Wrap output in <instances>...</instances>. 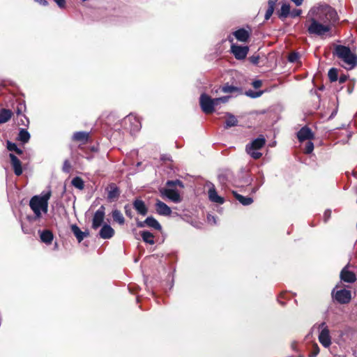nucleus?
<instances>
[{
    "label": "nucleus",
    "instance_id": "f257e3e1",
    "mask_svg": "<svg viewBox=\"0 0 357 357\" xmlns=\"http://www.w3.org/2000/svg\"><path fill=\"white\" fill-rule=\"evenodd\" d=\"M106 124L110 127L109 132H118L123 134H135L138 132L142 128V123L138 116L133 114H130L123 118L121 122L115 123L113 126L110 123L116 119V115L110 113L106 117Z\"/></svg>",
    "mask_w": 357,
    "mask_h": 357
},
{
    "label": "nucleus",
    "instance_id": "f03ea898",
    "mask_svg": "<svg viewBox=\"0 0 357 357\" xmlns=\"http://www.w3.org/2000/svg\"><path fill=\"white\" fill-rule=\"evenodd\" d=\"M313 13L314 15L310 16V18L320 23L331 24V26L338 20L337 12L331 6L318 8L317 10Z\"/></svg>",
    "mask_w": 357,
    "mask_h": 357
},
{
    "label": "nucleus",
    "instance_id": "7ed1b4c3",
    "mask_svg": "<svg viewBox=\"0 0 357 357\" xmlns=\"http://www.w3.org/2000/svg\"><path fill=\"white\" fill-rule=\"evenodd\" d=\"M166 186L167 188L160 189L161 195L167 197L174 203L181 202L182 201V198L179 192L176 190V188L179 187L181 188H183V183L179 179L168 180L166 182Z\"/></svg>",
    "mask_w": 357,
    "mask_h": 357
},
{
    "label": "nucleus",
    "instance_id": "20e7f679",
    "mask_svg": "<svg viewBox=\"0 0 357 357\" xmlns=\"http://www.w3.org/2000/svg\"><path fill=\"white\" fill-rule=\"evenodd\" d=\"M333 54L343 61L349 69L357 66V56L352 53L351 49L344 45H337L333 52Z\"/></svg>",
    "mask_w": 357,
    "mask_h": 357
},
{
    "label": "nucleus",
    "instance_id": "39448f33",
    "mask_svg": "<svg viewBox=\"0 0 357 357\" xmlns=\"http://www.w3.org/2000/svg\"><path fill=\"white\" fill-rule=\"evenodd\" d=\"M307 23H309L307 30L310 35L322 36L331 30V24L318 22L317 20L309 17L306 20V24Z\"/></svg>",
    "mask_w": 357,
    "mask_h": 357
},
{
    "label": "nucleus",
    "instance_id": "423d86ee",
    "mask_svg": "<svg viewBox=\"0 0 357 357\" xmlns=\"http://www.w3.org/2000/svg\"><path fill=\"white\" fill-rule=\"evenodd\" d=\"M266 139L264 137H258L248 144L245 146L246 153L255 160H258L262 156V153L259 151L261 150L266 144Z\"/></svg>",
    "mask_w": 357,
    "mask_h": 357
},
{
    "label": "nucleus",
    "instance_id": "0eeeda50",
    "mask_svg": "<svg viewBox=\"0 0 357 357\" xmlns=\"http://www.w3.org/2000/svg\"><path fill=\"white\" fill-rule=\"evenodd\" d=\"M319 328H321V331L318 337L319 341L323 347L328 348L332 343L330 331L325 322H322L319 325Z\"/></svg>",
    "mask_w": 357,
    "mask_h": 357
},
{
    "label": "nucleus",
    "instance_id": "6e6552de",
    "mask_svg": "<svg viewBox=\"0 0 357 357\" xmlns=\"http://www.w3.org/2000/svg\"><path fill=\"white\" fill-rule=\"evenodd\" d=\"M45 199V195L43 196L35 195L30 199L29 206L33 211L36 218H40L42 216L40 212V206L43 204Z\"/></svg>",
    "mask_w": 357,
    "mask_h": 357
},
{
    "label": "nucleus",
    "instance_id": "1a4fd4ad",
    "mask_svg": "<svg viewBox=\"0 0 357 357\" xmlns=\"http://www.w3.org/2000/svg\"><path fill=\"white\" fill-rule=\"evenodd\" d=\"M334 299L340 304H347L351 300V292L349 290L343 289L337 290L335 292V289L332 291Z\"/></svg>",
    "mask_w": 357,
    "mask_h": 357
},
{
    "label": "nucleus",
    "instance_id": "9d476101",
    "mask_svg": "<svg viewBox=\"0 0 357 357\" xmlns=\"http://www.w3.org/2000/svg\"><path fill=\"white\" fill-rule=\"evenodd\" d=\"M199 104L203 112L206 114H212L214 112L213 98L206 93H202L199 98Z\"/></svg>",
    "mask_w": 357,
    "mask_h": 357
},
{
    "label": "nucleus",
    "instance_id": "9b49d317",
    "mask_svg": "<svg viewBox=\"0 0 357 357\" xmlns=\"http://www.w3.org/2000/svg\"><path fill=\"white\" fill-rule=\"evenodd\" d=\"M105 207L102 205L94 213L91 227L93 229L99 228L105 219Z\"/></svg>",
    "mask_w": 357,
    "mask_h": 357
},
{
    "label": "nucleus",
    "instance_id": "f8f14e48",
    "mask_svg": "<svg viewBox=\"0 0 357 357\" xmlns=\"http://www.w3.org/2000/svg\"><path fill=\"white\" fill-rule=\"evenodd\" d=\"M248 52L249 47L248 46H240L235 44H232L231 46V52L238 60L244 59L247 56Z\"/></svg>",
    "mask_w": 357,
    "mask_h": 357
},
{
    "label": "nucleus",
    "instance_id": "ddd939ff",
    "mask_svg": "<svg viewBox=\"0 0 357 357\" xmlns=\"http://www.w3.org/2000/svg\"><path fill=\"white\" fill-rule=\"evenodd\" d=\"M106 190L107 191V199H108V201L114 202L119 198L121 190L116 183H109L107 187Z\"/></svg>",
    "mask_w": 357,
    "mask_h": 357
},
{
    "label": "nucleus",
    "instance_id": "4468645a",
    "mask_svg": "<svg viewBox=\"0 0 357 357\" xmlns=\"http://www.w3.org/2000/svg\"><path fill=\"white\" fill-rule=\"evenodd\" d=\"M297 137L299 142L301 143L307 141L304 148V153L305 154L311 153L314 149V144L311 142V139L314 138V135H297Z\"/></svg>",
    "mask_w": 357,
    "mask_h": 357
},
{
    "label": "nucleus",
    "instance_id": "2eb2a0df",
    "mask_svg": "<svg viewBox=\"0 0 357 357\" xmlns=\"http://www.w3.org/2000/svg\"><path fill=\"white\" fill-rule=\"evenodd\" d=\"M13 109L17 114V116H21L24 117L25 120L29 123V119L23 114L24 112L26 110L25 102L23 100L17 99L13 104Z\"/></svg>",
    "mask_w": 357,
    "mask_h": 357
},
{
    "label": "nucleus",
    "instance_id": "dca6fc26",
    "mask_svg": "<svg viewBox=\"0 0 357 357\" xmlns=\"http://www.w3.org/2000/svg\"><path fill=\"white\" fill-rule=\"evenodd\" d=\"M340 277L341 280L348 282L353 283L356 280V276L354 272L349 271L347 266L344 267L340 272Z\"/></svg>",
    "mask_w": 357,
    "mask_h": 357
},
{
    "label": "nucleus",
    "instance_id": "f3484780",
    "mask_svg": "<svg viewBox=\"0 0 357 357\" xmlns=\"http://www.w3.org/2000/svg\"><path fill=\"white\" fill-rule=\"evenodd\" d=\"M9 157L15 174L16 176H20L23 172L21 161L13 153H10Z\"/></svg>",
    "mask_w": 357,
    "mask_h": 357
},
{
    "label": "nucleus",
    "instance_id": "a211bd4d",
    "mask_svg": "<svg viewBox=\"0 0 357 357\" xmlns=\"http://www.w3.org/2000/svg\"><path fill=\"white\" fill-rule=\"evenodd\" d=\"M133 208L141 215H146L148 213V207L144 202L140 199H135L132 202Z\"/></svg>",
    "mask_w": 357,
    "mask_h": 357
},
{
    "label": "nucleus",
    "instance_id": "6ab92c4d",
    "mask_svg": "<svg viewBox=\"0 0 357 357\" xmlns=\"http://www.w3.org/2000/svg\"><path fill=\"white\" fill-rule=\"evenodd\" d=\"M155 210L159 215L168 216L172 213V210L165 203L160 200H157L155 203Z\"/></svg>",
    "mask_w": 357,
    "mask_h": 357
},
{
    "label": "nucleus",
    "instance_id": "aec40b11",
    "mask_svg": "<svg viewBox=\"0 0 357 357\" xmlns=\"http://www.w3.org/2000/svg\"><path fill=\"white\" fill-rule=\"evenodd\" d=\"M114 229L110 225L105 224L100 230L99 236L101 238L109 239L114 236Z\"/></svg>",
    "mask_w": 357,
    "mask_h": 357
},
{
    "label": "nucleus",
    "instance_id": "412c9836",
    "mask_svg": "<svg viewBox=\"0 0 357 357\" xmlns=\"http://www.w3.org/2000/svg\"><path fill=\"white\" fill-rule=\"evenodd\" d=\"M40 241L47 244L50 245L54 239V234L50 229H45L42 231H39Z\"/></svg>",
    "mask_w": 357,
    "mask_h": 357
},
{
    "label": "nucleus",
    "instance_id": "4be33fe9",
    "mask_svg": "<svg viewBox=\"0 0 357 357\" xmlns=\"http://www.w3.org/2000/svg\"><path fill=\"white\" fill-rule=\"evenodd\" d=\"M233 34L238 41L243 43L247 42L250 36L249 31L245 30L244 28H241L235 31Z\"/></svg>",
    "mask_w": 357,
    "mask_h": 357
},
{
    "label": "nucleus",
    "instance_id": "5701e85b",
    "mask_svg": "<svg viewBox=\"0 0 357 357\" xmlns=\"http://www.w3.org/2000/svg\"><path fill=\"white\" fill-rule=\"evenodd\" d=\"M220 89L221 91L225 93H242L241 88L229 85V83L225 84L223 86H220Z\"/></svg>",
    "mask_w": 357,
    "mask_h": 357
},
{
    "label": "nucleus",
    "instance_id": "b1692460",
    "mask_svg": "<svg viewBox=\"0 0 357 357\" xmlns=\"http://www.w3.org/2000/svg\"><path fill=\"white\" fill-rule=\"evenodd\" d=\"M91 135H73V142L79 143L78 145L79 149H84L82 145L86 144L90 139Z\"/></svg>",
    "mask_w": 357,
    "mask_h": 357
},
{
    "label": "nucleus",
    "instance_id": "393cba45",
    "mask_svg": "<svg viewBox=\"0 0 357 357\" xmlns=\"http://www.w3.org/2000/svg\"><path fill=\"white\" fill-rule=\"evenodd\" d=\"M209 199L215 203L222 204L225 202V199L218 195L215 188H210L208 190Z\"/></svg>",
    "mask_w": 357,
    "mask_h": 357
},
{
    "label": "nucleus",
    "instance_id": "a878e982",
    "mask_svg": "<svg viewBox=\"0 0 357 357\" xmlns=\"http://www.w3.org/2000/svg\"><path fill=\"white\" fill-rule=\"evenodd\" d=\"M144 223H146V226L153 228L155 230H162V226L159 222L152 216L147 217L144 220Z\"/></svg>",
    "mask_w": 357,
    "mask_h": 357
},
{
    "label": "nucleus",
    "instance_id": "bb28decb",
    "mask_svg": "<svg viewBox=\"0 0 357 357\" xmlns=\"http://www.w3.org/2000/svg\"><path fill=\"white\" fill-rule=\"evenodd\" d=\"M13 112L12 110L8 109H0V124L6 123L8 121L12 116Z\"/></svg>",
    "mask_w": 357,
    "mask_h": 357
},
{
    "label": "nucleus",
    "instance_id": "cd10ccee",
    "mask_svg": "<svg viewBox=\"0 0 357 357\" xmlns=\"http://www.w3.org/2000/svg\"><path fill=\"white\" fill-rule=\"evenodd\" d=\"M233 195L243 206H248L253 202V199L250 197H244L236 192L233 191Z\"/></svg>",
    "mask_w": 357,
    "mask_h": 357
},
{
    "label": "nucleus",
    "instance_id": "c85d7f7f",
    "mask_svg": "<svg viewBox=\"0 0 357 357\" xmlns=\"http://www.w3.org/2000/svg\"><path fill=\"white\" fill-rule=\"evenodd\" d=\"M277 1H278V0H268V9L266 11L265 16H264L266 20H269L271 18V17L272 16V15L274 12Z\"/></svg>",
    "mask_w": 357,
    "mask_h": 357
},
{
    "label": "nucleus",
    "instance_id": "c756f323",
    "mask_svg": "<svg viewBox=\"0 0 357 357\" xmlns=\"http://www.w3.org/2000/svg\"><path fill=\"white\" fill-rule=\"evenodd\" d=\"M238 120L236 117L229 113H227L226 115V119H225V127L226 128H231L234 126H236L238 125Z\"/></svg>",
    "mask_w": 357,
    "mask_h": 357
},
{
    "label": "nucleus",
    "instance_id": "7c9ffc66",
    "mask_svg": "<svg viewBox=\"0 0 357 357\" xmlns=\"http://www.w3.org/2000/svg\"><path fill=\"white\" fill-rule=\"evenodd\" d=\"M141 236L145 243L150 245H153L155 243L154 236L151 232L149 231H141Z\"/></svg>",
    "mask_w": 357,
    "mask_h": 357
},
{
    "label": "nucleus",
    "instance_id": "2f4dec72",
    "mask_svg": "<svg viewBox=\"0 0 357 357\" xmlns=\"http://www.w3.org/2000/svg\"><path fill=\"white\" fill-rule=\"evenodd\" d=\"M290 14V6L289 4H283L278 11V15L280 19L284 20Z\"/></svg>",
    "mask_w": 357,
    "mask_h": 357
},
{
    "label": "nucleus",
    "instance_id": "473e14b6",
    "mask_svg": "<svg viewBox=\"0 0 357 357\" xmlns=\"http://www.w3.org/2000/svg\"><path fill=\"white\" fill-rule=\"evenodd\" d=\"M112 216L113 220L118 222L119 225H122L125 223V219L119 210H113L112 212Z\"/></svg>",
    "mask_w": 357,
    "mask_h": 357
},
{
    "label": "nucleus",
    "instance_id": "72a5a7b5",
    "mask_svg": "<svg viewBox=\"0 0 357 357\" xmlns=\"http://www.w3.org/2000/svg\"><path fill=\"white\" fill-rule=\"evenodd\" d=\"M71 230H72L73 233L74 234V235L75 236L77 241L79 243L82 242L84 238V232L82 231H81L79 227L78 226H77L76 225H73L71 226Z\"/></svg>",
    "mask_w": 357,
    "mask_h": 357
},
{
    "label": "nucleus",
    "instance_id": "f704fd0d",
    "mask_svg": "<svg viewBox=\"0 0 357 357\" xmlns=\"http://www.w3.org/2000/svg\"><path fill=\"white\" fill-rule=\"evenodd\" d=\"M71 184L73 185L75 188H77L80 190H82L84 189V182L83 179L79 176H75L74 177L71 181Z\"/></svg>",
    "mask_w": 357,
    "mask_h": 357
},
{
    "label": "nucleus",
    "instance_id": "c9c22d12",
    "mask_svg": "<svg viewBox=\"0 0 357 357\" xmlns=\"http://www.w3.org/2000/svg\"><path fill=\"white\" fill-rule=\"evenodd\" d=\"M51 195L52 192L50 190L45 194L44 202L43 204H42V206H40V211H42L45 213H46L48 211V200L50 199Z\"/></svg>",
    "mask_w": 357,
    "mask_h": 357
},
{
    "label": "nucleus",
    "instance_id": "e433bc0d",
    "mask_svg": "<svg viewBox=\"0 0 357 357\" xmlns=\"http://www.w3.org/2000/svg\"><path fill=\"white\" fill-rule=\"evenodd\" d=\"M7 149L10 151H15L17 155H21L23 153L22 150L19 149L16 144L10 141H7Z\"/></svg>",
    "mask_w": 357,
    "mask_h": 357
},
{
    "label": "nucleus",
    "instance_id": "4c0bfd02",
    "mask_svg": "<svg viewBox=\"0 0 357 357\" xmlns=\"http://www.w3.org/2000/svg\"><path fill=\"white\" fill-rule=\"evenodd\" d=\"M328 76L331 82H336L338 79V71L336 68H332L328 73Z\"/></svg>",
    "mask_w": 357,
    "mask_h": 357
},
{
    "label": "nucleus",
    "instance_id": "58836bf2",
    "mask_svg": "<svg viewBox=\"0 0 357 357\" xmlns=\"http://www.w3.org/2000/svg\"><path fill=\"white\" fill-rule=\"evenodd\" d=\"M320 351L319 347L317 343L312 346V350L310 352L308 357H316Z\"/></svg>",
    "mask_w": 357,
    "mask_h": 357
},
{
    "label": "nucleus",
    "instance_id": "ea45409f",
    "mask_svg": "<svg viewBox=\"0 0 357 357\" xmlns=\"http://www.w3.org/2000/svg\"><path fill=\"white\" fill-rule=\"evenodd\" d=\"M300 55L298 52H291L289 54L288 60L291 63H295L298 61Z\"/></svg>",
    "mask_w": 357,
    "mask_h": 357
},
{
    "label": "nucleus",
    "instance_id": "a19ab883",
    "mask_svg": "<svg viewBox=\"0 0 357 357\" xmlns=\"http://www.w3.org/2000/svg\"><path fill=\"white\" fill-rule=\"evenodd\" d=\"M248 59L251 63H252L254 65H257L259 63L260 56L258 54H257V55L254 54V55L250 56Z\"/></svg>",
    "mask_w": 357,
    "mask_h": 357
},
{
    "label": "nucleus",
    "instance_id": "79ce46f5",
    "mask_svg": "<svg viewBox=\"0 0 357 357\" xmlns=\"http://www.w3.org/2000/svg\"><path fill=\"white\" fill-rule=\"evenodd\" d=\"M124 211L126 215L131 219L132 218V211L131 206L129 204H126L124 206Z\"/></svg>",
    "mask_w": 357,
    "mask_h": 357
},
{
    "label": "nucleus",
    "instance_id": "37998d69",
    "mask_svg": "<svg viewBox=\"0 0 357 357\" xmlns=\"http://www.w3.org/2000/svg\"><path fill=\"white\" fill-rule=\"evenodd\" d=\"M71 169V164L68 160H66L63 162V171L64 172L68 173Z\"/></svg>",
    "mask_w": 357,
    "mask_h": 357
},
{
    "label": "nucleus",
    "instance_id": "c03bdc74",
    "mask_svg": "<svg viewBox=\"0 0 357 357\" xmlns=\"http://www.w3.org/2000/svg\"><path fill=\"white\" fill-rule=\"evenodd\" d=\"M262 91H257V92H254L251 90L247 91L245 93L247 96L251 97V98H257V97H259L261 94H262Z\"/></svg>",
    "mask_w": 357,
    "mask_h": 357
},
{
    "label": "nucleus",
    "instance_id": "a18cd8bd",
    "mask_svg": "<svg viewBox=\"0 0 357 357\" xmlns=\"http://www.w3.org/2000/svg\"><path fill=\"white\" fill-rule=\"evenodd\" d=\"M296 134H313L307 126H303Z\"/></svg>",
    "mask_w": 357,
    "mask_h": 357
},
{
    "label": "nucleus",
    "instance_id": "49530a36",
    "mask_svg": "<svg viewBox=\"0 0 357 357\" xmlns=\"http://www.w3.org/2000/svg\"><path fill=\"white\" fill-rule=\"evenodd\" d=\"M302 13V10L300 9H294L291 13L290 15L292 17H296L298 16H300Z\"/></svg>",
    "mask_w": 357,
    "mask_h": 357
},
{
    "label": "nucleus",
    "instance_id": "de8ad7c7",
    "mask_svg": "<svg viewBox=\"0 0 357 357\" xmlns=\"http://www.w3.org/2000/svg\"><path fill=\"white\" fill-rule=\"evenodd\" d=\"M19 136V140L22 142L23 143H26L29 142L31 135H18Z\"/></svg>",
    "mask_w": 357,
    "mask_h": 357
},
{
    "label": "nucleus",
    "instance_id": "09e8293b",
    "mask_svg": "<svg viewBox=\"0 0 357 357\" xmlns=\"http://www.w3.org/2000/svg\"><path fill=\"white\" fill-rule=\"evenodd\" d=\"M252 85L255 89H259L262 86V82L259 79L255 80L252 83Z\"/></svg>",
    "mask_w": 357,
    "mask_h": 357
},
{
    "label": "nucleus",
    "instance_id": "8fccbe9b",
    "mask_svg": "<svg viewBox=\"0 0 357 357\" xmlns=\"http://www.w3.org/2000/svg\"><path fill=\"white\" fill-rule=\"evenodd\" d=\"M60 8H63L66 6V0H54Z\"/></svg>",
    "mask_w": 357,
    "mask_h": 357
},
{
    "label": "nucleus",
    "instance_id": "3c124183",
    "mask_svg": "<svg viewBox=\"0 0 357 357\" xmlns=\"http://www.w3.org/2000/svg\"><path fill=\"white\" fill-rule=\"evenodd\" d=\"M331 211L330 210H327L324 212V221L326 222L331 217Z\"/></svg>",
    "mask_w": 357,
    "mask_h": 357
},
{
    "label": "nucleus",
    "instance_id": "603ef678",
    "mask_svg": "<svg viewBox=\"0 0 357 357\" xmlns=\"http://www.w3.org/2000/svg\"><path fill=\"white\" fill-rule=\"evenodd\" d=\"M347 76L345 75H340V77H338V79H337V80L339 81V82L340 84L344 83L347 81Z\"/></svg>",
    "mask_w": 357,
    "mask_h": 357
},
{
    "label": "nucleus",
    "instance_id": "864d4df0",
    "mask_svg": "<svg viewBox=\"0 0 357 357\" xmlns=\"http://www.w3.org/2000/svg\"><path fill=\"white\" fill-rule=\"evenodd\" d=\"M220 103H221V99L217 98H213V107L218 106Z\"/></svg>",
    "mask_w": 357,
    "mask_h": 357
},
{
    "label": "nucleus",
    "instance_id": "5fc2aeb1",
    "mask_svg": "<svg viewBox=\"0 0 357 357\" xmlns=\"http://www.w3.org/2000/svg\"><path fill=\"white\" fill-rule=\"evenodd\" d=\"M287 294V291H282V292H281L280 294V295H279V296L278 298H281V299H286L287 298V297H286Z\"/></svg>",
    "mask_w": 357,
    "mask_h": 357
},
{
    "label": "nucleus",
    "instance_id": "6e6d98bb",
    "mask_svg": "<svg viewBox=\"0 0 357 357\" xmlns=\"http://www.w3.org/2000/svg\"><path fill=\"white\" fill-rule=\"evenodd\" d=\"M137 226L139 228H142V227H144L145 226H146V223H144V221H143V222L137 221Z\"/></svg>",
    "mask_w": 357,
    "mask_h": 357
},
{
    "label": "nucleus",
    "instance_id": "4d7b16f0",
    "mask_svg": "<svg viewBox=\"0 0 357 357\" xmlns=\"http://www.w3.org/2000/svg\"><path fill=\"white\" fill-rule=\"evenodd\" d=\"M36 1L38 2L40 4L43 6H47L48 2L47 0H35Z\"/></svg>",
    "mask_w": 357,
    "mask_h": 357
},
{
    "label": "nucleus",
    "instance_id": "13d9d810",
    "mask_svg": "<svg viewBox=\"0 0 357 357\" xmlns=\"http://www.w3.org/2000/svg\"><path fill=\"white\" fill-rule=\"evenodd\" d=\"M219 99H221V102L225 103L228 101L229 96H223L221 98H218Z\"/></svg>",
    "mask_w": 357,
    "mask_h": 357
},
{
    "label": "nucleus",
    "instance_id": "bf43d9fd",
    "mask_svg": "<svg viewBox=\"0 0 357 357\" xmlns=\"http://www.w3.org/2000/svg\"><path fill=\"white\" fill-rule=\"evenodd\" d=\"M295 4L296 6H301L303 2V0H291Z\"/></svg>",
    "mask_w": 357,
    "mask_h": 357
},
{
    "label": "nucleus",
    "instance_id": "052dcab7",
    "mask_svg": "<svg viewBox=\"0 0 357 357\" xmlns=\"http://www.w3.org/2000/svg\"><path fill=\"white\" fill-rule=\"evenodd\" d=\"M18 134H29L27 129L20 128Z\"/></svg>",
    "mask_w": 357,
    "mask_h": 357
},
{
    "label": "nucleus",
    "instance_id": "680f3d73",
    "mask_svg": "<svg viewBox=\"0 0 357 357\" xmlns=\"http://www.w3.org/2000/svg\"><path fill=\"white\" fill-rule=\"evenodd\" d=\"M74 134L81 135V134H91V133L89 131H79V132H75Z\"/></svg>",
    "mask_w": 357,
    "mask_h": 357
},
{
    "label": "nucleus",
    "instance_id": "e2e57ef3",
    "mask_svg": "<svg viewBox=\"0 0 357 357\" xmlns=\"http://www.w3.org/2000/svg\"><path fill=\"white\" fill-rule=\"evenodd\" d=\"M278 301L282 306H284L286 305V303L282 301L281 298H278Z\"/></svg>",
    "mask_w": 357,
    "mask_h": 357
},
{
    "label": "nucleus",
    "instance_id": "0e129e2a",
    "mask_svg": "<svg viewBox=\"0 0 357 357\" xmlns=\"http://www.w3.org/2000/svg\"><path fill=\"white\" fill-rule=\"evenodd\" d=\"M83 232H84V237H86V236H89V232L88 231H83Z\"/></svg>",
    "mask_w": 357,
    "mask_h": 357
},
{
    "label": "nucleus",
    "instance_id": "69168bd1",
    "mask_svg": "<svg viewBox=\"0 0 357 357\" xmlns=\"http://www.w3.org/2000/svg\"><path fill=\"white\" fill-rule=\"evenodd\" d=\"M161 160H169V158H167L166 156H165V155H162V156L161 157Z\"/></svg>",
    "mask_w": 357,
    "mask_h": 357
},
{
    "label": "nucleus",
    "instance_id": "338daca9",
    "mask_svg": "<svg viewBox=\"0 0 357 357\" xmlns=\"http://www.w3.org/2000/svg\"><path fill=\"white\" fill-rule=\"evenodd\" d=\"M91 150L92 151H97V149H96L94 146H92V147H91Z\"/></svg>",
    "mask_w": 357,
    "mask_h": 357
}]
</instances>
